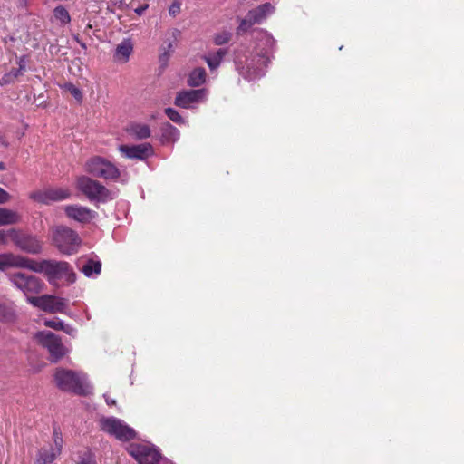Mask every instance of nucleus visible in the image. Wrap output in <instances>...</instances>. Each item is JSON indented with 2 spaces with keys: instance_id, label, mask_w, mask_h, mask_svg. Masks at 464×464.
Returning a JSON list of instances; mask_svg holds the SVG:
<instances>
[{
  "instance_id": "1",
  "label": "nucleus",
  "mask_w": 464,
  "mask_h": 464,
  "mask_svg": "<svg viewBox=\"0 0 464 464\" xmlns=\"http://www.w3.org/2000/svg\"><path fill=\"white\" fill-rule=\"evenodd\" d=\"M258 44L255 55L242 59L236 56V64L239 73L249 81L264 75V69L269 62V53L273 51L275 41L271 34L265 31L257 32Z\"/></svg>"
},
{
  "instance_id": "2",
  "label": "nucleus",
  "mask_w": 464,
  "mask_h": 464,
  "mask_svg": "<svg viewBox=\"0 0 464 464\" xmlns=\"http://www.w3.org/2000/svg\"><path fill=\"white\" fill-rule=\"evenodd\" d=\"M54 382L60 390L72 392L80 395H88L92 390L86 375L81 372L57 369L54 373Z\"/></svg>"
},
{
  "instance_id": "3",
  "label": "nucleus",
  "mask_w": 464,
  "mask_h": 464,
  "mask_svg": "<svg viewBox=\"0 0 464 464\" xmlns=\"http://www.w3.org/2000/svg\"><path fill=\"white\" fill-rule=\"evenodd\" d=\"M32 271L46 274L49 276L50 281L63 279L69 284L75 281V274L72 272L70 265L64 261H34Z\"/></svg>"
},
{
  "instance_id": "4",
  "label": "nucleus",
  "mask_w": 464,
  "mask_h": 464,
  "mask_svg": "<svg viewBox=\"0 0 464 464\" xmlns=\"http://www.w3.org/2000/svg\"><path fill=\"white\" fill-rule=\"evenodd\" d=\"M76 187L91 201L107 202L116 197L114 191L87 176H80L76 180Z\"/></svg>"
},
{
  "instance_id": "5",
  "label": "nucleus",
  "mask_w": 464,
  "mask_h": 464,
  "mask_svg": "<svg viewBox=\"0 0 464 464\" xmlns=\"http://www.w3.org/2000/svg\"><path fill=\"white\" fill-rule=\"evenodd\" d=\"M53 242L57 249L64 255L76 253L82 244L77 232L65 226H59L53 228Z\"/></svg>"
},
{
  "instance_id": "6",
  "label": "nucleus",
  "mask_w": 464,
  "mask_h": 464,
  "mask_svg": "<svg viewBox=\"0 0 464 464\" xmlns=\"http://www.w3.org/2000/svg\"><path fill=\"white\" fill-rule=\"evenodd\" d=\"M84 169L90 175L104 179H115L120 176L119 169L100 156L89 159L84 164Z\"/></svg>"
},
{
  "instance_id": "7",
  "label": "nucleus",
  "mask_w": 464,
  "mask_h": 464,
  "mask_svg": "<svg viewBox=\"0 0 464 464\" xmlns=\"http://www.w3.org/2000/svg\"><path fill=\"white\" fill-rule=\"evenodd\" d=\"M10 282L26 296L42 292L44 283L35 276L23 272H14L8 275Z\"/></svg>"
},
{
  "instance_id": "8",
  "label": "nucleus",
  "mask_w": 464,
  "mask_h": 464,
  "mask_svg": "<svg viewBox=\"0 0 464 464\" xmlns=\"http://www.w3.org/2000/svg\"><path fill=\"white\" fill-rule=\"evenodd\" d=\"M63 446V435L57 426L53 428V444L42 447L36 455L34 464H52L62 453Z\"/></svg>"
},
{
  "instance_id": "9",
  "label": "nucleus",
  "mask_w": 464,
  "mask_h": 464,
  "mask_svg": "<svg viewBox=\"0 0 464 464\" xmlns=\"http://www.w3.org/2000/svg\"><path fill=\"white\" fill-rule=\"evenodd\" d=\"M8 236L14 245L25 253L37 255L42 251V242L35 236L15 228L8 229Z\"/></svg>"
},
{
  "instance_id": "10",
  "label": "nucleus",
  "mask_w": 464,
  "mask_h": 464,
  "mask_svg": "<svg viewBox=\"0 0 464 464\" xmlns=\"http://www.w3.org/2000/svg\"><path fill=\"white\" fill-rule=\"evenodd\" d=\"M100 423L103 431L122 441L130 440L136 435L132 428L115 417L102 418Z\"/></svg>"
},
{
  "instance_id": "11",
  "label": "nucleus",
  "mask_w": 464,
  "mask_h": 464,
  "mask_svg": "<svg viewBox=\"0 0 464 464\" xmlns=\"http://www.w3.org/2000/svg\"><path fill=\"white\" fill-rule=\"evenodd\" d=\"M274 6L266 3L258 7L250 10L245 18L240 20L237 29V34L247 32L254 24L262 23L268 15L273 14Z\"/></svg>"
},
{
  "instance_id": "12",
  "label": "nucleus",
  "mask_w": 464,
  "mask_h": 464,
  "mask_svg": "<svg viewBox=\"0 0 464 464\" xmlns=\"http://www.w3.org/2000/svg\"><path fill=\"white\" fill-rule=\"evenodd\" d=\"M36 340L48 350L52 361L56 362L67 353L61 339L50 331L38 332L35 334Z\"/></svg>"
},
{
  "instance_id": "13",
  "label": "nucleus",
  "mask_w": 464,
  "mask_h": 464,
  "mask_svg": "<svg viewBox=\"0 0 464 464\" xmlns=\"http://www.w3.org/2000/svg\"><path fill=\"white\" fill-rule=\"evenodd\" d=\"M28 302L34 306L47 313H65L67 301L64 298L50 295L38 297H28Z\"/></svg>"
},
{
  "instance_id": "14",
  "label": "nucleus",
  "mask_w": 464,
  "mask_h": 464,
  "mask_svg": "<svg viewBox=\"0 0 464 464\" xmlns=\"http://www.w3.org/2000/svg\"><path fill=\"white\" fill-rule=\"evenodd\" d=\"M129 453L139 464H157L160 459V452L147 444H132L129 448Z\"/></svg>"
},
{
  "instance_id": "15",
  "label": "nucleus",
  "mask_w": 464,
  "mask_h": 464,
  "mask_svg": "<svg viewBox=\"0 0 464 464\" xmlns=\"http://www.w3.org/2000/svg\"><path fill=\"white\" fill-rule=\"evenodd\" d=\"M71 192L65 188H52L44 190H37L32 192L29 198L35 202L42 204H50L54 201L66 199L70 197Z\"/></svg>"
},
{
  "instance_id": "16",
  "label": "nucleus",
  "mask_w": 464,
  "mask_h": 464,
  "mask_svg": "<svg viewBox=\"0 0 464 464\" xmlns=\"http://www.w3.org/2000/svg\"><path fill=\"white\" fill-rule=\"evenodd\" d=\"M34 260L27 258L21 255L13 253L0 254V270L8 268H26L32 271Z\"/></svg>"
},
{
  "instance_id": "17",
  "label": "nucleus",
  "mask_w": 464,
  "mask_h": 464,
  "mask_svg": "<svg viewBox=\"0 0 464 464\" xmlns=\"http://www.w3.org/2000/svg\"><path fill=\"white\" fill-rule=\"evenodd\" d=\"M119 150L126 158L140 160H146L153 153L152 146L150 143L132 146L121 145Z\"/></svg>"
},
{
  "instance_id": "18",
  "label": "nucleus",
  "mask_w": 464,
  "mask_h": 464,
  "mask_svg": "<svg viewBox=\"0 0 464 464\" xmlns=\"http://www.w3.org/2000/svg\"><path fill=\"white\" fill-rule=\"evenodd\" d=\"M205 98L206 91L204 89L185 91L178 93L175 104L179 107L188 109L194 103L199 102Z\"/></svg>"
},
{
  "instance_id": "19",
  "label": "nucleus",
  "mask_w": 464,
  "mask_h": 464,
  "mask_svg": "<svg viewBox=\"0 0 464 464\" xmlns=\"http://www.w3.org/2000/svg\"><path fill=\"white\" fill-rule=\"evenodd\" d=\"M65 213L70 218L81 223H88L96 216L93 210L79 205L67 206L65 208Z\"/></svg>"
},
{
  "instance_id": "20",
  "label": "nucleus",
  "mask_w": 464,
  "mask_h": 464,
  "mask_svg": "<svg viewBox=\"0 0 464 464\" xmlns=\"http://www.w3.org/2000/svg\"><path fill=\"white\" fill-rule=\"evenodd\" d=\"M79 269L87 277L97 276L102 271V263L94 259H81L78 262Z\"/></svg>"
},
{
  "instance_id": "21",
  "label": "nucleus",
  "mask_w": 464,
  "mask_h": 464,
  "mask_svg": "<svg viewBox=\"0 0 464 464\" xmlns=\"http://www.w3.org/2000/svg\"><path fill=\"white\" fill-rule=\"evenodd\" d=\"M16 320V311L14 302L0 300V322L12 324Z\"/></svg>"
},
{
  "instance_id": "22",
  "label": "nucleus",
  "mask_w": 464,
  "mask_h": 464,
  "mask_svg": "<svg viewBox=\"0 0 464 464\" xmlns=\"http://www.w3.org/2000/svg\"><path fill=\"white\" fill-rule=\"evenodd\" d=\"M133 50V45L130 39L123 40L117 45L114 57L118 62L126 63Z\"/></svg>"
},
{
  "instance_id": "23",
  "label": "nucleus",
  "mask_w": 464,
  "mask_h": 464,
  "mask_svg": "<svg viewBox=\"0 0 464 464\" xmlns=\"http://www.w3.org/2000/svg\"><path fill=\"white\" fill-rule=\"evenodd\" d=\"M21 221V215L12 209L0 208V227L15 225Z\"/></svg>"
},
{
  "instance_id": "24",
  "label": "nucleus",
  "mask_w": 464,
  "mask_h": 464,
  "mask_svg": "<svg viewBox=\"0 0 464 464\" xmlns=\"http://www.w3.org/2000/svg\"><path fill=\"white\" fill-rule=\"evenodd\" d=\"M129 131L138 140L147 139L151 134L149 125L142 123L131 124L129 129Z\"/></svg>"
},
{
  "instance_id": "25",
  "label": "nucleus",
  "mask_w": 464,
  "mask_h": 464,
  "mask_svg": "<svg viewBox=\"0 0 464 464\" xmlns=\"http://www.w3.org/2000/svg\"><path fill=\"white\" fill-rule=\"evenodd\" d=\"M162 138L167 141L175 142L179 139V130L172 126L170 123L166 122L161 127Z\"/></svg>"
},
{
  "instance_id": "26",
  "label": "nucleus",
  "mask_w": 464,
  "mask_h": 464,
  "mask_svg": "<svg viewBox=\"0 0 464 464\" xmlns=\"http://www.w3.org/2000/svg\"><path fill=\"white\" fill-rule=\"evenodd\" d=\"M206 81V71L203 68H196L191 72L188 83L191 86H199Z\"/></svg>"
},
{
  "instance_id": "27",
  "label": "nucleus",
  "mask_w": 464,
  "mask_h": 464,
  "mask_svg": "<svg viewBox=\"0 0 464 464\" xmlns=\"http://www.w3.org/2000/svg\"><path fill=\"white\" fill-rule=\"evenodd\" d=\"M227 51L225 49H219L216 53L209 55L206 58V62L211 70L218 68L226 55Z\"/></svg>"
},
{
  "instance_id": "28",
  "label": "nucleus",
  "mask_w": 464,
  "mask_h": 464,
  "mask_svg": "<svg viewBox=\"0 0 464 464\" xmlns=\"http://www.w3.org/2000/svg\"><path fill=\"white\" fill-rule=\"evenodd\" d=\"M53 15L56 20L60 21L61 24H66L71 21V16L65 7L59 5L54 8Z\"/></svg>"
},
{
  "instance_id": "29",
  "label": "nucleus",
  "mask_w": 464,
  "mask_h": 464,
  "mask_svg": "<svg viewBox=\"0 0 464 464\" xmlns=\"http://www.w3.org/2000/svg\"><path fill=\"white\" fill-rule=\"evenodd\" d=\"M63 89L70 92L78 102L82 101V93L81 90L71 82H67L63 85Z\"/></svg>"
},
{
  "instance_id": "30",
  "label": "nucleus",
  "mask_w": 464,
  "mask_h": 464,
  "mask_svg": "<svg viewBox=\"0 0 464 464\" xmlns=\"http://www.w3.org/2000/svg\"><path fill=\"white\" fill-rule=\"evenodd\" d=\"M231 37L232 34L230 32L223 31L215 34L214 42L217 45H222L228 43Z\"/></svg>"
},
{
  "instance_id": "31",
  "label": "nucleus",
  "mask_w": 464,
  "mask_h": 464,
  "mask_svg": "<svg viewBox=\"0 0 464 464\" xmlns=\"http://www.w3.org/2000/svg\"><path fill=\"white\" fill-rule=\"evenodd\" d=\"M165 113L168 116V118L170 121H172L173 122H175L177 124H179V125L185 123L184 119L181 117V115L175 109L167 108L165 110Z\"/></svg>"
},
{
  "instance_id": "32",
  "label": "nucleus",
  "mask_w": 464,
  "mask_h": 464,
  "mask_svg": "<svg viewBox=\"0 0 464 464\" xmlns=\"http://www.w3.org/2000/svg\"><path fill=\"white\" fill-rule=\"evenodd\" d=\"M44 325L56 331H61L63 322L58 318L44 320Z\"/></svg>"
},
{
  "instance_id": "33",
  "label": "nucleus",
  "mask_w": 464,
  "mask_h": 464,
  "mask_svg": "<svg viewBox=\"0 0 464 464\" xmlns=\"http://www.w3.org/2000/svg\"><path fill=\"white\" fill-rule=\"evenodd\" d=\"M181 3L178 0L173 1V3L169 7V15L175 17L180 13Z\"/></svg>"
},
{
  "instance_id": "34",
  "label": "nucleus",
  "mask_w": 464,
  "mask_h": 464,
  "mask_svg": "<svg viewBox=\"0 0 464 464\" xmlns=\"http://www.w3.org/2000/svg\"><path fill=\"white\" fill-rule=\"evenodd\" d=\"M61 331L64 332L65 334L72 337H75L77 334V330L73 326L66 324L64 323L63 324V328Z\"/></svg>"
},
{
  "instance_id": "35",
  "label": "nucleus",
  "mask_w": 464,
  "mask_h": 464,
  "mask_svg": "<svg viewBox=\"0 0 464 464\" xmlns=\"http://www.w3.org/2000/svg\"><path fill=\"white\" fill-rule=\"evenodd\" d=\"M14 80L12 77V73L7 72L0 79V85H5L10 82H13Z\"/></svg>"
},
{
  "instance_id": "36",
  "label": "nucleus",
  "mask_w": 464,
  "mask_h": 464,
  "mask_svg": "<svg viewBox=\"0 0 464 464\" xmlns=\"http://www.w3.org/2000/svg\"><path fill=\"white\" fill-rule=\"evenodd\" d=\"M9 198V194L5 189L0 188V204L7 202Z\"/></svg>"
},
{
  "instance_id": "37",
  "label": "nucleus",
  "mask_w": 464,
  "mask_h": 464,
  "mask_svg": "<svg viewBox=\"0 0 464 464\" xmlns=\"http://www.w3.org/2000/svg\"><path fill=\"white\" fill-rule=\"evenodd\" d=\"M8 238V230H0V245H5Z\"/></svg>"
},
{
  "instance_id": "38",
  "label": "nucleus",
  "mask_w": 464,
  "mask_h": 464,
  "mask_svg": "<svg viewBox=\"0 0 464 464\" xmlns=\"http://www.w3.org/2000/svg\"><path fill=\"white\" fill-rule=\"evenodd\" d=\"M173 49V46H172V44L171 43H169L168 44V51H165L160 57V61L161 62H166L168 60V57H169V53L168 52H171Z\"/></svg>"
},
{
  "instance_id": "39",
  "label": "nucleus",
  "mask_w": 464,
  "mask_h": 464,
  "mask_svg": "<svg viewBox=\"0 0 464 464\" xmlns=\"http://www.w3.org/2000/svg\"><path fill=\"white\" fill-rule=\"evenodd\" d=\"M18 65H19L18 69H20L22 72H24L25 70V67H26L25 56H22L19 58Z\"/></svg>"
},
{
  "instance_id": "40",
  "label": "nucleus",
  "mask_w": 464,
  "mask_h": 464,
  "mask_svg": "<svg viewBox=\"0 0 464 464\" xmlns=\"http://www.w3.org/2000/svg\"><path fill=\"white\" fill-rule=\"evenodd\" d=\"M10 73H12V77L14 79H16L19 75L22 74V71L20 69H12L10 72Z\"/></svg>"
},
{
  "instance_id": "41",
  "label": "nucleus",
  "mask_w": 464,
  "mask_h": 464,
  "mask_svg": "<svg viewBox=\"0 0 464 464\" xmlns=\"http://www.w3.org/2000/svg\"><path fill=\"white\" fill-rule=\"evenodd\" d=\"M148 5H141L135 9V13L139 15H141L146 11Z\"/></svg>"
},
{
  "instance_id": "42",
  "label": "nucleus",
  "mask_w": 464,
  "mask_h": 464,
  "mask_svg": "<svg viewBox=\"0 0 464 464\" xmlns=\"http://www.w3.org/2000/svg\"><path fill=\"white\" fill-rule=\"evenodd\" d=\"M77 464H94L93 460L87 457V458H82Z\"/></svg>"
},
{
  "instance_id": "43",
  "label": "nucleus",
  "mask_w": 464,
  "mask_h": 464,
  "mask_svg": "<svg viewBox=\"0 0 464 464\" xmlns=\"http://www.w3.org/2000/svg\"><path fill=\"white\" fill-rule=\"evenodd\" d=\"M169 34H171L172 38L176 40L180 35V31L178 29H171Z\"/></svg>"
},
{
  "instance_id": "44",
  "label": "nucleus",
  "mask_w": 464,
  "mask_h": 464,
  "mask_svg": "<svg viewBox=\"0 0 464 464\" xmlns=\"http://www.w3.org/2000/svg\"><path fill=\"white\" fill-rule=\"evenodd\" d=\"M106 402L108 405H114L115 404V401L112 400V399H109V398H106Z\"/></svg>"
},
{
  "instance_id": "45",
  "label": "nucleus",
  "mask_w": 464,
  "mask_h": 464,
  "mask_svg": "<svg viewBox=\"0 0 464 464\" xmlns=\"http://www.w3.org/2000/svg\"><path fill=\"white\" fill-rule=\"evenodd\" d=\"M5 165L4 162H0V170H5Z\"/></svg>"
}]
</instances>
